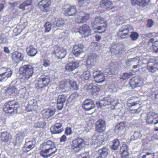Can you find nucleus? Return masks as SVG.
Wrapping results in <instances>:
<instances>
[{"label": "nucleus", "mask_w": 158, "mask_h": 158, "mask_svg": "<svg viewBox=\"0 0 158 158\" xmlns=\"http://www.w3.org/2000/svg\"><path fill=\"white\" fill-rule=\"evenodd\" d=\"M42 149L40 152V155L44 157L52 156L57 152L55 143L51 140H46L41 144Z\"/></svg>", "instance_id": "f257e3e1"}, {"label": "nucleus", "mask_w": 158, "mask_h": 158, "mask_svg": "<svg viewBox=\"0 0 158 158\" xmlns=\"http://www.w3.org/2000/svg\"><path fill=\"white\" fill-rule=\"evenodd\" d=\"M37 67L33 65H25L21 67L19 69V73L22 76V78L26 82L27 85L30 84L29 79L32 76L34 73L37 70Z\"/></svg>", "instance_id": "f03ea898"}, {"label": "nucleus", "mask_w": 158, "mask_h": 158, "mask_svg": "<svg viewBox=\"0 0 158 158\" xmlns=\"http://www.w3.org/2000/svg\"><path fill=\"white\" fill-rule=\"evenodd\" d=\"M133 29L129 25L123 26L119 29L118 33V35L122 38H125L126 36L128 35L129 32L131 33L130 37L132 40H136L139 37L138 34L135 32H132Z\"/></svg>", "instance_id": "7ed1b4c3"}, {"label": "nucleus", "mask_w": 158, "mask_h": 158, "mask_svg": "<svg viewBox=\"0 0 158 158\" xmlns=\"http://www.w3.org/2000/svg\"><path fill=\"white\" fill-rule=\"evenodd\" d=\"M19 106L14 101H8L5 103L3 106V109L6 113L9 114H14L18 113Z\"/></svg>", "instance_id": "20e7f679"}, {"label": "nucleus", "mask_w": 158, "mask_h": 158, "mask_svg": "<svg viewBox=\"0 0 158 158\" xmlns=\"http://www.w3.org/2000/svg\"><path fill=\"white\" fill-rule=\"evenodd\" d=\"M73 28L75 32H79L82 36V38L88 37L91 35V30L89 26L86 24L83 25L79 27Z\"/></svg>", "instance_id": "39448f33"}, {"label": "nucleus", "mask_w": 158, "mask_h": 158, "mask_svg": "<svg viewBox=\"0 0 158 158\" xmlns=\"http://www.w3.org/2000/svg\"><path fill=\"white\" fill-rule=\"evenodd\" d=\"M12 70L9 68L2 67L0 68V82L6 81L12 74Z\"/></svg>", "instance_id": "423d86ee"}, {"label": "nucleus", "mask_w": 158, "mask_h": 158, "mask_svg": "<svg viewBox=\"0 0 158 158\" xmlns=\"http://www.w3.org/2000/svg\"><path fill=\"white\" fill-rule=\"evenodd\" d=\"M51 54L52 55H54L57 59H62L65 57L66 53L65 49L56 45L53 47L51 52Z\"/></svg>", "instance_id": "0eeeda50"}, {"label": "nucleus", "mask_w": 158, "mask_h": 158, "mask_svg": "<svg viewBox=\"0 0 158 158\" xmlns=\"http://www.w3.org/2000/svg\"><path fill=\"white\" fill-rule=\"evenodd\" d=\"M85 141L82 139L78 138L73 140L71 145L72 149L75 152H78L84 146Z\"/></svg>", "instance_id": "6e6552de"}, {"label": "nucleus", "mask_w": 158, "mask_h": 158, "mask_svg": "<svg viewBox=\"0 0 158 158\" xmlns=\"http://www.w3.org/2000/svg\"><path fill=\"white\" fill-rule=\"evenodd\" d=\"M83 45L80 44H76L73 47L72 51L73 54L76 57L83 58L85 56L84 52L82 50Z\"/></svg>", "instance_id": "1a4fd4ad"}, {"label": "nucleus", "mask_w": 158, "mask_h": 158, "mask_svg": "<svg viewBox=\"0 0 158 158\" xmlns=\"http://www.w3.org/2000/svg\"><path fill=\"white\" fill-rule=\"evenodd\" d=\"M93 76L95 81L98 83L102 82L105 79L103 73L97 69L94 70Z\"/></svg>", "instance_id": "9d476101"}, {"label": "nucleus", "mask_w": 158, "mask_h": 158, "mask_svg": "<svg viewBox=\"0 0 158 158\" xmlns=\"http://www.w3.org/2000/svg\"><path fill=\"white\" fill-rule=\"evenodd\" d=\"M50 79L48 76L42 75L37 84V87L39 88H42L48 85L50 82Z\"/></svg>", "instance_id": "9b49d317"}, {"label": "nucleus", "mask_w": 158, "mask_h": 158, "mask_svg": "<svg viewBox=\"0 0 158 158\" xmlns=\"http://www.w3.org/2000/svg\"><path fill=\"white\" fill-rule=\"evenodd\" d=\"M147 69L151 72H154L158 69V62L155 59H151L147 63Z\"/></svg>", "instance_id": "f8f14e48"}, {"label": "nucleus", "mask_w": 158, "mask_h": 158, "mask_svg": "<svg viewBox=\"0 0 158 158\" xmlns=\"http://www.w3.org/2000/svg\"><path fill=\"white\" fill-rule=\"evenodd\" d=\"M51 3L50 0H42L38 3V6L44 12H47L49 11V7Z\"/></svg>", "instance_id": "ddd939ff"}, {"label": "nucleus", "mask_w": 158, "mask_h": 158, "mask_svg": "<svg viewBox=\"0 0 158 158\" xmlns=\"http://www.w3.org/2000/svg\"><path fill=\"white\" fill-rule=\"evenodd\" d=\"M106 123L102 119L98 120L95 124L96 130L99 132H102L106 129Z\"/></svg>", "instance_id": "4468645a"}, {"label": "nucleus", "mask_w": 158, "mask_h": 158, "mask_svg": "<svg viewBox=\"0 0 158 158\" xmlns=\"http://www.w3.org/2000/svg\"><path fill=\"white\" fill-rule=\"evenodd\" d=\"M61 123H56L50 128V131L52 134H59L63 131Z\"/></svg>", "instance_id": "2eb2a0df"}, {"label": "nucleus", "mask_w": 158, "mask_h": 158, "mask_svg": "<svg viewBox=\"0 0 158 158\" xmlns=\"http://www.w3.org/2000/svg\"><path fill=\"white\" fill-rule=\"evenodd\" d=\"M130 86L132 87H137L141 86L143 83V80L139 77L138 78L133 77L129 81Z\"/></svg>", "instance_id": "dca6fc26"}, {"label": "nucleus", "mask_w": 158, "mask_h": 158, "mask_svg": "<svg viewBox=\"0 0 158 158\" xmlns=\"http://www.w3.org/2000/svg\"><path fill=\"white\" fill-rule=\"evenodd\" d=\"M82 107L85 111H89L93 109L95 105L92 100L86 99L83 102Z\"/></svg>", "instance_id": "f3484780"}, {"label": "nucleus", "mask_w": 158, "mask_h": 158, "mask_svg": "<svg viewBox=\"0 0 158 158\" xmlns=\"http://www.w3.org/2000/svg\"><path fill=\"white\" fill-rule=\"evenodd\" d=\"M37 104L36 101L35 99L29 100L26 108V111L30 112L35 110L37 108Z\"/></svg>", "instance_id": "a211bd4d"}, {"label": "nucleus", "mask_w": 158, "mask_h": 158, "mask_svg": "<svg viewBox=\"0 0 158 158\" xmlns=\"http://www.w3.org/2000/svg\"><path fill=\"white\" fill-rule=\"evenodd\" d=\"M106 23L105 19L101 17H97L92 21L91 25L92 27L94 30L97 25H101Z\"/></svg>", "instance_id": "6ab92c4d"}, {"label": "nucleus", "mask_w": 158, "mask_h": 158, "mask_svg": "<svg viewBox=\"0 0 158 158\" xmlns=\"http://www.w3.org/2000/svg\"><path fill=\"white\" fill-rule=\"evenodd\" d=\"M67 97L64 94L59 95L57 99V107L59 110H61L63 107Z\"/></svg>", "instance_id": "aec40b11"}, {"label": "nucleus", "mask_w": 158, "mask_h": 158, "mask_svg": "<svg viewBox=\"0 0 158 158\" xmlns=\"http://www.w3.org/2000/svg\"><path fill=\"white\" fill-rule=\"evenodd\" d=\"M79 65L77 61H72L68 63L65 66V69L68 71L72 72L77 69Z\"/></svg>", "instance_id": "412c9836"}, {"label": "nucleus", "mask_w": 158, "mask_h": 158, "mask_svg": "<svg viewBox=\"0 0 158 158\" xmlns=\"http://www.w3.org/2000/svg\"><path fill=\"white\" fill-rule=\"evenodd\" d=\"M53 27H59L63 26L64 24V21L61 18H54L51 20Z\"/></svg>", "instance_id": "4be33fe9"}, {"label": "nucleus", "mask_w": 158, "mask_h": 158, "mask_svg": "<svg viewBox=\"0 0 158 158\" xmlns=\"http://www.w3.org/2000/svg\"><path fill=\"white\" fill-rule=\"evenodd\" d=\"M11 57L12 60L16 63H19L23 59L22 54L17 51L15 52L12 53Z\"/></svg>", "instance_id": "5701e85b"}, {"label": "nucleus", "mask_w": 158, "mask_h": 158, "mask_svg": "<svg viewBox=\"0 0 158 158\" xmlns=\"http://www.w3.org/2000/svg\"><path fill=\"white\" fill-rule=\"evenodd\" d=\"M109 152V150L106 147H103L98 151V156L96 158H106Z\"/></svg>", "instance_id": "b1692460"}, {"label": "nucleus", "mask_w": 158, "mask_h": 158, "mask_svg": "<svg viewBox=\"0 0 158 158\" xmlns=\"http://www.w3.org/2000/svg\"><path fill=\"white\" fill-rule=\"evenodd\" d=\"M35 147V143L34 142L29 141L26 142L24 146L22 148V151L23 152H27Z\"/></svg>", "instance_id": "393cba45"}, {"label": "nucleus", "mask_w": 158, "mask_h": 158, "mask_svg": "<svg viewBox=\"0 0 158 158\" xmlns=\"http://www.w3.org/2000/svg\"><path fill=\"white\" fill-rule=\"evenodd\" d=\"M149 1V0H131V3L133 6L137 5L139 6L143 7L148 4Z\"/></svg>", "instance_id": "a878e982"}, {"label": "nucleus", "mask_w": 158, "mask_h": 158, "mask_svg": "<svg viewBox=\"0 0 158 158\" xmlns=\"http://www.w3.org/2000/svg\"><path fill=\"white\" fill-rule=\"evenodd\" d=\"M110 97H106L102 100H100L97 102V106L102 108V106H106L110 104Z\"/></svg>", "instance_id": "bb28decb"}, {"label": "nucleus", "mask_w": 158, "mask_h": 158, "mask_svg": "<svg viewBox=\"0 0 158 158\" xmlns=\"http://www.w3.org/2000/svg\"><path fill=\"white\" fill-rule=\"evenodd\" d=\"M63 11L66 16H73L75 15L77 12L76 8L75 6H72L66 9H64Z\"/></svg>", "instance_id": "cd10ccee"}, {"label": "nucleus", "mask_w": 158, "mask_h": 158, "mask_svg": "<svg viewBox=\"0 0 158 158\" xmlns=\"http://www.w3.org/2000/svg\"><path fill=\"white\" fill-rule=\"evenodd\" d=\"M120 152L122 158H128L129 157L127 147L126 145L123 144L120 148Z\"/></svg>", "instance_id": "c85d7f7f"}, {"label": "nucleus", "mask_w": 158, "mask_h": 158, "mask_svg": "<svg viewBox=\"0 0 158 158\" xmlns=\"http://www.w3.org/2000/svg\"><path fill=\"white\" fill-rule=\"evenodd\" d=\"M26 51L27 55L31 56H35L37 52V49L31 45L27 48Z\"/></svg>", "instance_id": "c756f323"}, {"label": "nucleus", "mask_w": 158, "mask_h": 158, "mask_svg": "<svg viewBox=\"0 0 158 158\" xmlns=\"http://www.w3.org/2000/svg\"><path fill=\"white\" fill-rule=\"evenodd\" d=\"M1 137L2 140L5 142L10 141L12 139V135L6 131L1 133Z\"/></svg>", "instance_id": "7c9ffc66"}, {"label": "nucleus", "mask_w": 158, "mask_h": 158, "mask_svg": "<svg viewBox=\"0 0 158 158\" xmlns=\"http://www.w3.org/2000/svg\"><path fill=\"white\" fill-rule=\"evenodd\" d=\"M25 135V133L24 132L20 131L16 135V142L17 143H20L23 141Z\"/></svg>", "instance_id": "2f4dec72"}, {"label": "nucleus", "mask_w": 158, "mask_h": 158, "mask_svg": "<svg viewBox=\"0 0 158 158\" xmlns=\"http://www.w3.org/2000/svg\"><path fill=\"white\" fill-rule=\"evenodd\" d=\"M112 3L108 0H103L101 2L100 5L106 9H112L113 7L112 6Z\"/></svg>", "instance_id": "473e14b6"}, {"label": "nucleus", "mask_w": 158, "mask_h": 158, "mask_svg": "<svg viewBox=\"0 0 158 158\" xmlns=\"http://www.w3.org/2000/svg\"><path fill=\"white\" fill-rule=\"evenodd\" d=\"M43 117L45 118H48L53 115L55 113L54 110L48 109L43 110L42 111Z\"/></svg>", "instance_id": "72a5a7b5"}, {"label": "nucleus", "mask_w": 158, "mask_h": 158, "mask_svg": "<svg viewBox=\"0 0 158 158\" xmlns=\"http://www.w3.org/2000/svg\"><path fill=\"white\" fill-rule=\"evenodd\" d=\"M97 57L96 55L95 54H92L88 59L86 61L87 64L88 65H93L94 63L96 61Z\"/></svg>", "instance_id": "f704fd0d"}, {"label": "nucleus", "mask_w": 158, "mask_h": 158, "mask_svg": "<svg viewBox=\"0 0 158 158\" xmlns=\"http://www.w3.org/2000/svg\"><path fill=\"white\" fill-rule=\"evenodd\" d=\"M19 94L21 98H26L28 95V92H27L26 88L23 86H21L19 90Z\"/></svg>", "instance_id": "c9c22d12"}, {"label": "nucleus", "mask_w": 158, "mask_h": 158, "mask_svg": "<svg viewBox=\"0 0 158 158\" xmlns=\"http://www.w3.org/2000/svg\"><path fill=\"white\" fill-rule=\"evenodd\" d=\"M86 90L89 92H95L99 90V89L95 85H93L92 83L87 85L86 86Z\"/></svg>", "instance_id": "e433bc0d"}, {"label": "nucleus", "mask_w": 158, "mask_h": 158, "mask_svg": "<svg viewBox=\"0 0 158 158\" xmlns=\"http://www.w3.org/2000/svg\"><path fill=\"white\" fill-rule=\"evenodd\" d=\"M107 27L106 23L102 24V25H99L98 27L96 26L95 28L97 30V31H95L94 32L96 33H102L104 32L106 30V28Z\"/></svg>", "instance_id": "4c0bfd02"}, {"label": "nucleus", "mask_w": 158, "mask_h": 158, "mask_svg": "<svg viewBox=\"0 0 158 158\" xmlns=\"http://www.w3.org/2000/svg\"><path fill=\"white\" fill-rule=\"evenodd\" d=\"M90 75L89 71L84 72L83 74L81 75L80 78L83 81L88 80L89 79Z\"/></svg>", "instance_id": "58836bf2"}, {"label": "nucleus", "mask_w": 158, "mask_h": 158, "mask_svg": "<svg viewBox=\"0 0 158 158\" xmlns=\"http://www.w3.org/2000/svg\"><path fill=\"white\" fill-rule=\"evenodd\" d=\"M154 113L149 112L148 114L147 118V121L148 124L152 123L153 122V118L152 116H155Z\"/></svg>", "instance_id": "ea45409f"}, {"label": "nucleus", "mask_w": 158, "mask_h": 158, "mask_svg": "<svg viewBox=\"0 0 158 158\" xmlns=\"http://www.w3.org/2000/svg\"><path fill=\"white\" fill-rule=\"evenodd\" d=\"M126 124L124 122H121L118 123L115 127L118 130L121 131L124 129L126 126Z\"/></svg>", "instance_id": "a19ab883"}, {"label": "nucleus", "mask_w": 158, "mask_h": 158, "mask_svg": "<svg viewBox=\"0 0 158 158\" xmlns=\"http://www.w3.org/2000/svg\"><path fill=\"white\" fill-rule=\"evenodd\" d=\"M118 100L116 98H111L110 101V104H111L112 109H114L115 107L118 104Z\"/></svg>", "instance_id": "79ce46f5"}, {"label": "nucleus", "mask_w": 158, "mask_h": 158, "mask_svg": "<svg viewBox=\"0 0 158 158\" xmlns=\"http://www.w3.org/2000/svg\"><path fill=\"white\" fill-rule=\"evenodd\" d=\"M31 3V2L30 1H26L23 3L19 5V8L22 9L23 10H24L25 9V7L30 5Z\"/></svg>", "instance_id": "37998d69"}, {"label": "nucleus", "mask_w": 158, "mask_h": 158, "mask_svg": "<svg viewBox=\"0 0 158 158\" xmlns=\"http://www.w3.org/2000/svg\"><path fill=\"white\" fill-rule=\"evenodd\" d=\"M82 18V21L83 23L86 22L89 18V15L88 13H85L84 12H80Z\"/></svg>", "instance_id": "c03bdc74"}, {"label": "nucleus", "mask_w": 158, "mask_h": 158, "mask_svg": "<svg viewBox=\"0 0 158 158\" xmlns=\"http://www.w3.org/2000/svg\"><path fill=\"white\" fill-rule=\"evenodd\" d=\"M141 136V134L139 132H135L133 135L131 137V140H137L139 139Z\"/></svg>", "instance_id": "a18cd8bd"}, {"label": "nucleus", "mask_w": 158, "mask_h": 158, "mask_svg": "<svg viewBox=\"0 0 158 158\" xmlns=\"http://www.w3.org/2000/svg\"><path fill=\"white\" fill-rule=\"evenodd\" d=\"M119 142L117 139H114L113 141V144L112 146V148L114 150H116L118 148L119 146Z\"/></svg>", "instance_id": "49530a36"}, {"label": "nucleus", "mask_w": 158, "mask_h": 158, "mask_svg": "<svg viewBox=\"0 0 158 158\" xmlns=\"http://www.w3.org/2000/svg\"><path fill=\"white\" fill-rule=\"evenodd\" d=\"M52 26V24L48 22H47L45 23L44 25L45 28V33L48 32L51 29V27Z\"/></svg>", "instance_id": "de8ad7c7"}, {"label": "nucleus", "mask_w": 158, "mask_h": 158, "mask_svg": "<svg viewBox=\"0 0 158 158\" xmlns=\"http://www.w3.org/2000/svg\"><path fill=\"white\" fill-rule=\"evenodd\" d=\"M124 20L122 17L117 15L116 17L115 22L117 25H120L124 22Z\"/></svg>", "instance_id": "09e8293b"}, {"label": "nucleus", "mask_w": 158, "mask_h": 158, "mask_svg": "<svg viewBox=\"0 0 158 158\" xmlns=\"http://www.w3.org/2000/svg\"><path fill=\"white\" fill-rule=\"evenodd\" d=\"M82 18L80 13L78 12L77 15L75 16V22L79 23H83V21L81 20Z\"/></svg>", "instance_id": "8fccbe9b"}, {"label": "nucleus", "mask_w": 158, "mask_h": 158, "mask_svg": "<svg viewBox=\"0 0 158 158\" xmlns=\"http://www.w3.org/2000/svg\"><path fill=\"white\" fill-rule=\"evenodd\" d=\"M118 45L115 44H111L110 46V52L112 53H115L117 51Z\"/></svg>", "instance_id": "3c124183"}, {"label": "nucleus", "mask_w": 158, "mask_h": 158, "mask_svg": "<svg viewBox=\"0 0 158 158\" xmlns=\"http://www.w3.org/2000/svg\"><path fill=\"white\" fill-rule=\"evenodd\" d=\"M8 93H9L10 92H11V94L12 92L15 93L16 94H19V90H18V89L15 86H12L11 88H9L7 90Z\"/></svg>", "instance_id": "603ef678"}, {"label": "nucleus", "mask_w": 158, "mask_h": 158, "mask_svg": "<svg viewBox=\"0 0 158 158\" xmlns=\"http://www.w3.org/2000/svg\"><path fill=\"white\" fill-rule=\"evenodd\" d=\"M138 59L137 57L132 58L128 59L126 60V64L127 65H130L132 64V63L135 62Z\"/></svg>", "instance_id": "864d4df0"}, {"label": "nucleus", "mask_w": 158, "mask_h": 158, "mask_svg": "<svg viewBox=\"0 0 158 158\" xmlns=\"http://www.w3.org/2000/svg\"><path fill=\"white\" fill-rule=\"evenodd\" d=\"M45 125V123L43 122H40L35 123L34 127H35L43 128Z\"/></svg>", "instance_id": "5fc2aeb1"}, {"label": "nucleus", "mask_w": 158, "mask_h": 158, "mask_svg": "<svg viewBox=\"0 0 158 158\" xmlns=\"http://www.w3.org/2000/svg\"><path fill=\"white\" fill-rule=\"evenodd\" d=\"M89 3V0H78V4L81 6H86Z\"/></svg>", "instance_id": "6e6d98bb"}, {"label": "nucleus", "mask_w": 158, "mask_h": 158, "mask_svg": "<svg viewBox=\"0 0 158 158\" xmlns=\"http://www.w3.org/2000/svg\"><path fill=\"white\" fill-rule=\"evenodd\" d=\"M7 38L5 36L2 35L0 36V44L6 43L7 42Z\"/></svg>", "instance_id": "4d7b16f0"}, {"label": "nucleus", "mask_w": 158, "mask_h": 158, "mask_svg": "<svg viewBox=\"0 0 158 158\" xmlns=\"http://www.w3.org/2000/svg\"><path fill=\"white\" fill-rule=\"evenodd\" d=\"M59 88L61 91L65 92L67 90L66 85L64 82H62L60 85Z\"/></svg>", "instance_id": "13d9d810"}, {"label": "nucleus", "mask_w": 158, "mask_h": 158, "mask_svg": "<svg viewBox=\"0 0 158 158\" xmlns=\"http://www.w3.org/2000/svg\"><path fill=\"white\" fill-rule=\"evenodd\" d=\"M133 75L132 73L131 72L129 73H123V77L124 79H126L132 76Z\"/></svg>", "instance_id": "bf43d9fd"}, {"label": "nucleus", "mask_w": 158, "mask_h": 158, "mask_svg": "<svg viewBox=\"0 0 158 158\" xmlns=\"http://www.w3.org/2000/svg\"><path fill=\"white\" fill-rule=\"evenodd\" d=\"M141 109L140 106L139 107L138 109L134 110H130V112L131 114H138L139 113L141 110Z\"/></svg>", "instance_id": "052dcab7"}, {"label": "nucleus", "mask_w": 158, "mask_h": 158, "mask_svg": "<svg viewBox=\"0 0 158 158\" xmlns=\"http://www.w3.org/2000/svg\"><path fill=\"white\" fill-rule=\"evenodd\" d=\"M78 158H89L88 152L83 153L78 156Z\"/></svg>", "instance_id": "680f3d73"}, {"label": "nucleus", "mask_w": 158, "mask_h": 158, "mask_svg": "<svg viewBox=\"0 0 158 158\" xmlns=\"http://www.w3.org/2000/svg\"><path fill=\"white\" fill-rule=\"evenodd\" d=\"M153 48L156 53H158V41H155L153 44Z\"/></svg>", "instance_id": "e2e57ef3"}, {"label": "nucleus", "mask_w": 158, "mask_h": 158, "mask_svg": "<svg viewBox=\"0 0 158 158\" xmlns=\"http://www.w3.org/2000/svg\"><path fill=\"white\" fill-rule=\"evenodd\" d=\"M69 34V31H66L64 32H61L60 35V38H62L63 37H65L67 36Z\"/></svg>", "instance_id": "0e129e2a"}, {"label": "nucleus", "mask_w": 158, "mask_h": 158, "mask_svg": "<svg viewBox=\"0 0 158 158\" xmlns=\"http://www.w3.org/2000/svg\"><path fill=\"white\" fill-rule=\"evenodd\" d=\"M155 116H152L153 120V123L155 124H156L158 123V114L154 113Z\"/></svg>", "instance_id": "69168bd1"}, {"label": "nucleus", "mask_w": 158, "mask_h": 158, "mask_svg": "<svg viewBox=\"0 0 158 158\" xmlns=\"http://www.w3.org/2000/svg\"><path fill=\"white\" fill-rule=\"evenodd\" d=\"M70 85L74 89H78V86L76 82L75 81H73L72 82H71L70 83Z\"/></svg>", "instance_id": "338daca9"}, {"label": "nucleus", "mask_w": 158, "mask_h": 158, "mask_svg": "<svg viewBox=\"0 0 158 158\" xmlns=\"http://www.w3.org/2000/svg\"><path fill=\"white\" fill-rule=\"evenodd\" d=\"M43 65L45 67H48L50 65V61L48 60H45L43 61Z\"/></svg>", "instance_id": "774afa93"}]
</instances>
